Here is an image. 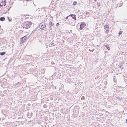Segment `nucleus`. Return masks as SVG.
Returning a JSON list of instances; mask_svg holds the SVG:
<instances>
[{
	"label": "nucleus",
	"instance_id": "f257e3e1",
	"mask_svg": "<svg viewBox=\"0 0 127 127\" xmlns=\"http://www.w3.org/2000/svg\"><path fill=\"white\" fill-rule=\"evenodd\" d=\"M32 24V23L30 22H26L24 23L23 24V28H25V29H28L30 27Z\"/></svg>",
	"mask_w": 127,
	"mask_h": 127
},
{
	"label": "nucleus",
	"instance_id": "f03ea898",
	"mask_svg": "<svg viewBox=\"0 0 127 127\" xmlns=\"http://www.w3.org/2000/svg\"><path fill=\"white\" fill-rule=\"evenodd\" d=\"M104 27L105 30H106L105 31V33H107L109 32V31H108V25H105Z\"/></svg>",
	"mask_w": 127,
	"mask_h": 127
},
{
	"label": "nucleus",
	"instance_id": "7ed1b4c3",
	"mask_svg": "<svg viewBox=\"0 0 127 127\" xmlns=\"http://www.w3.org/2000/svg\"><path fill=\"white\" fill-rule=\"evenodd\" d=\"M85 24L84 23H82L80 25V30H82L83 28L85 26Z\"/></svg>",
	"mask_w": 127,
	"mask_h": 127
},
{
	"label": "nucleus",
	"instance_id": "20e7f679",
	"mask_svg": "<svg viewBox=\"0 0 127 127\" xmlns=\"http://www.w3.org/2000/svg\"><path fill=\"white\" fill-rule=\"evenodd\" d=\"M40 28L42 30H44V28H45L46 26L45 24L43 23H41L40 24Z\"/></svg>",
	"mask_w": 127,
	"mask_h": 127
},
{
	"label": "nucleus",
	"instance_id": "39448f33",
	"mask_svg": "<svg viewBox=\"0 0 127 127\" xmlns=\"http://www.w3.org/2000/svg\"><path fill=\"white\" fill-rule=\"evenodd\" d=\"M26 36H24L21 38L20 41L22 43H23L24 40L26 39Z\"/></svg>",
	"mask_w": 127,
	"mask_h": 127
},
{
	"label": "nucleus",
	"instance_id": "423d86ee",
	"mask_svg": "<svg viewBox=\"0 0 127 127\" xmlns=\"http://www.w3.org/2000/svg\"><path fill=\"white\" fill-rule=\"evenodd\" d=\"M49 28L50 29V30H51L52 29L51 28V27L52 26H53L54 25V24L52 23V22L51 21H50L49 23Z\"/></svg>",
	"mask_w": 127,
	"mask_h": 127
},
{
	"label": "nucleus",
	"instance_id": "0eeeda50",
	"mask_svg": "<svg viewBox=\"0 0 127 127\" xmlns=\"http://www.w3.org/2000/svg\"><path fill=\"white\" fill-rule=\"evenodd\" d=\"M69 16H71L72 19H74L75 20H76V16L75 15L71 14L69 15Z\"/></svg>",
	"mask_w": 127,
	"mask_h": 127
},
{
	"label": "nucleus",
	"instance_id": "6e6552de",
	"mask_svg": "<svg viewBox=\"0 0 127 127\" xmlns=\"http://www.w3.org/2000/svg\"><path fill=\"white\" fill-rule=\"evenodd\" d=\"M75 21H73V22H71L70 24L71 25L74 26L75 25Z\"/></svg>",
	"mask_w": 127,
	"mask_h": 127
},
{
	"label": "nucleus",
	"instance_id": "1a4fd4ad",
	"mask_svg": "<svg viewBox=\"0 0 127 127\" xmlns=\"http://www.w3.org/2000/svg\"><path fill=\"white\" fill-rule=\"evenodd\" d=\"M105 46L108 50H110L109 46L108 44H106L105 45Z\"/></svg>",
	"mask_w": 127,
	"mask_h": 127
},
{
	"label": "nucleus",
	"instance_id": "9d476101",
	"mask_svg": "<svg viewBox=\"0 0 127 127\" xmlns=\"http://www.w3.org/2000/svg\"><path fill=\"white\" fill-rule=\"evenodd\" d=\"M5 20V18L4 17H1L0 18V20L1 21H3Z\"/></svg>",
	"mask_w": 127,
	"mask_h": 127
},
{
	"label": "nucleus",
	"instance_id": "9b49d317",
	"mask_svg": "<svg viewBox=\"0 0 127 127\" xmlns=\"http://www.w3.org/2000/svg\"><path fill=\"white\" fill-rule=\"evenodd\" d=\"M27 115L29 118H30L32 117V114H30L29 113H28L27 114Z\"/></svg>",
	"mask_w": 127,
	"mask_h": 127
},
{
	"label": "nucleus",
	"instance_id": "f8f14e48",
	"mask_svg": "<svg viewBox=\"0 0 127 127\" xmlns=\"http://www.w3.org/2000/svg\"><path fill=\"white\" fill-rule=\"evenodd\" d=\"M5 54V52H0V55H1L3 56Z\"/></svg>",
	"mask_w": 127,
	"mask_h": 127
},
{
	"label": "nucleus",
	"instance_id": "ddd939ff",
	"mask_svg": "<svg viewBox=\"0 0 127 127\" xmlns=\"http://www.w3.org/2000/svg\"><path fill=\"white\" fill-rule=\"evenodd\" d=\"M77 2L76 1H75L73 3V5H76V4H77Z\"/></svg>",
	"mask_w": 127,
	"mask_h": 127
},
{
	"label": "nucleus",
	"instance_id": "4468645a",
	"mask_svg": "<svg viewBox=\"0 0 127 127\" xmlns=\"http://www.w3.org/2000/svg\"><path fill=\"white\" fill-rule=\"evenodd\" d=\"M123 32L122 31H120L119 33V36H120V35L122 34V33Z\"/></svg>",
	"mask_w": 127,
	"mask_h": 127
},
{
	"label": "nucleus",
	"instance_id": "2eb2a0df",
	"mask_svg": "<svg viewBox=\"0 0 127 127\" xmlns=\"http://www.w3.org/2000/svg\"><path fill=\"white\" fill-rule=\"evenodd\" d=\"M6 4H2V5H1V4H0V6H4Z\"/></svg>",
	"mask_w": 127,
	"mask_h": 127
},
{
	"label": "nucleus",
	"instance_id": "dca6fc26",
	"mask_svg": "<svg viewBox=\"0 0 127 127\" xmlns=\"http://www.w3.org/2000/svg\"><path fill=\"white\" fill-rule=\"evenodd\" d=\"M120 68L121 69H122L124 68L122 66H120Z\"/></svg>",
	"mask_w": 127,
	"mask_h": 127
},
{
	"label": "nucleus",
	"instance_id": "f3484780",
	"mask_svg": "<svg viewBox=\"0 0 127 127\" xmlns=\"http://www.w3.org/2000/svg\"><path fill=\"white\" fill-rule=\"evenodd\" d=\"M59 23H57V24H56V26H59Z\"/></svg>",
	"mask_w": 127,
	"mask_h": 127
},
{
	"label": "nucleus",
	"instance_id": "a211bd4d",
	"mask_svg": "<svg viewBox=\"0 0 127 127\" xmlns=\"http://www.w3.org/2000/svg\"><path fill=\"white\" fill-rule=\"evenodd\" d=\"M117 98L118 99L120 100H121V99H122V98H120V97H118Z\"/></svg>",
	"mask_w": 127,
	"mask_h": 127
},
{
	"label": "nucleus",
	"instance_id": "6ab92c4d",
	"mask_svg": "<svg viewBox=\"0 0 127 127\" xmlns=\"http://www.w3.org/2000/svg\"><path fill=\"white\" fill-rule=\"evenodd\" d=\"M7 18H8V20L9 22L11 21L10 20L9 18L8 17H7Z\"/></svg>",
	"mask_w": 127,
	"mask_h": 127
},
{
	"label": "nucleus",
	"instance_id": "aec40b11",
	"mask_svg": "<svg viewBox=\"0 0 127 127\" xmlns=\"http://www.w3.org/2000/svg\"><path fill=\"white\" fill-rule=\"evenodd\" d=\"M69 16H69V15L67 16L66 17L65 19H68V17Z\"/></svg>",
	"mask_w": 127,
	"mask_h": 127
},
{
	"label": "nucleus",
	"instance_id": "412c9836",
	"mask_svg": "<svg viewBox=\"0 0 127 127\" xmlns=\"http://www.w3.org/2000/svg\"><path fill=\"white\" fill-rule=\"evenodd\" d=\"M10 7H9V8H7V9H8V11H9V9H10Z\"/></svg>",
	"mask_w": 127,
	"mask_h": 127
},
{
	"label": "nucleus",
	"instance_id": "4be33fe9",
	"mask_svg": "<svg viewBox=\"0 0 127 127\" xmlns=\"http://www.w3.org/2000/svg\"><path fill=\"white\" fill-rule=\"evenodd\" d=\"M126 123H127V119L126 120Z\"/></svg>",
	"mask_w": 127,
	"mask_h": 127
}]
</instances>
